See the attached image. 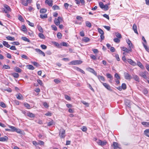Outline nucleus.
I'll return each instance as SVG.
<instances>
[{
	"label": "nucleus",
	"mask_w": 149,
	"mask_h": 149,
	"mask_svg": "<svg viewBox=\"0 0 149 149\" xmlns=\"http://www.w3.org/2000/svg\"><path fill=\"white\" fill-rule=\"evenodd\" d=\"M54 81L56 84H58L60 83L61 82L60 80L59 79H56L54 80Z\"/></svg>",
	"instance_id": "42"
},
{
	"label": "nucleus",
	"mask_w": 149,
	"mask_h": 149,
	"mask_svg": "<svg viewBox=\"0 0 149 149\" xmlns=\"http://www.w3.org/2000/svg\"><path fill=\"white\" fill-rule=\"evenodd\" d=\"M99 5L100 8L102 9L103 8V7L104 6V4L102 2H100L99 3Z\"/></svg>",
	"instance_id": "48"
},
{
	"label": "nucleus",
	"mask_w": 149,
	"mask_h": 149,
	"mask_svg": "<svg viewBox=\"0 0 149 149\" xmlns=\"http://www.w3.org/2000/svg\"><path fill=\"white\" fill-rule=\"evenodd\" d=\"M96 76H97L98 79H99V81L101 83L102 82H101L102 81H105V79L104 77L103 76H100V75H97Z\"/></svg>",
	"instance_id": "11"
},
{
	"label": "nucleus",
	"mask_w": 149,
	"mask_h": 149,
	"mask_svg": "<svg viewBox=\"0 0 149 149\" xmlns=\"http://www.w3.org/2000/svg\"><path fill=\"white\" fill-rule=\"evenodd\" d=\"M106 76L107 78L110 79L111 80H112L113 79V77L109 73H107Z\"/></svg>",
	"instance_id": "26"
},
{
	"label": "nucleus",
	"mask_w": 149,
	"mask_h": 149,
	"mask_svg": "<svg viewBox=\"0 0 149 149\" xmlns=\"http://www.w3.org/2000/svg\"><path fill=\"white\" fill-rule=\"evenodd\" d=\"M127 61L129 63L133 65L134 66L136 65V63L131 59H128Z\"/></svg>",
	"instance_id": "15"
},
{
	"label": "nucleus",
	"mask_w": 149,
	"mask_h": 149,
	"mask_svg": "<svg viewBox=\"0 0 149 149\" xmlns=\"http://www.w3.org/2000/svg\"><path fill=\"white\" fill-rule=\"evenodd\" d=\"M3 68L6 69H10V67L9 65H4L3 66Z\"/></svg>",
	"instance_id": "52"
},
{
	"label": "nucleus",
	"mask_w": 149,
	"mask_h": 149,
	"mask_svg": "<svg viewBox=\"0 0 149 149\" xmlns=\"http://www.w3.org/2000/svg\"><path fill=\"white\" fill-rule=\"evenodd\" d=\"M57 37L58 39H61V38L62 34L61 33L58 32L57 34Z\"/></svg>",
	"instance_id": "56"
},
{
	"label": "nucleus",
	"mask_w": 149,
	"mask_h": 149,
	"mask_svg": "<svg viewBox=\"0 0 149 149\" xmlns=\"http://www.w3.org/2000/svg\"><path fill=\"white\" fill-rule=\"evenodd\" d=\"M35 50L36 52L38 53L39 54H42L44 56H45V53L40 49H36Z\"/></svg>",
	"instance_id": "12"
},
{
	"label": "nucleus",
	"mask_w": 149,
	"mask_h": 149,
	"mask_svg": "<svg viewBox=\"0 0 149 149\" xmlns=\"http://www.w3.org/2000/svg\"><path fill=\"white\" fill-rule=\"evenodd\" d=\"M133 29L134 30V32L138 34V33L137 31V26L135 24H134L133 26L132 27Z\"/></svg>",
	"instance_id": "18"
},
{
	"label": "nucleus",
	"mask_w": 149,
	"mask_h": 149,
	"mask_svg": "<svg viewBox=\"0 0 149 149\" xmlns=\"http://www.w3.org/2000/svg\"><path fill=\"white\" fill-rule=\"evenodd\" d=\"M97 143L102 146L106 145L107 144V141H102L100 140H98L97 142Z\"/></svg>",
	"instance_id": "7"
},
{
	"label": "nucleus",
	"mask_w": 149,
	"mask_h": 149,
	"mask_svg": "<svg viewBox=\"0 0 149 149\" xmlns=\"http://www.w3.org/2000/svg\"><path fill=\"white\" fill-rule=\"evenodd\" d=\"M26 115L28 117L31 118H34L35 116L34 114L30 112H28L26 114Z\"/></svg>",
	"instance_id": "19"
},
{
	"label": "nucleus",
	"mask_w": 149,
	"mask_h": 149,
	"mask_svg": "<svg viewBox=\"0 0 149 149\" xmlns=\"http://www.w3.org/2000/svg\"><path fill=\"white\" fill-rule=\"evenodd\" d=\"M87 70L91 72V73H93L94 74L95 76H97V73L95 72V71L94 70L91 68H87Z\"/></svg>",
	"instance_id": "9"
},
{
	"label": "nucleus",
	"mask_w": 149,
	"mask_h": 149,
	"mask_svg": "<svg viewBox=\"0 0 149 149\" xmlns=\"http://www.w3.org/2000/svg\"><path fill=\"white\" fill-rule=\"evenodd\" d=\"M45 3L47 4L50 6H52L53 5V1L52 0H46Z\"/></svg>",
	"instance_id": "10"
},
{
	"label": "nucleus",
	"mask_w": 149,
	"mask_h": 149,
	"mask_svg": "<svg viewBox=\"0 0 149 149\" xmlns=\"http://www.w3.org/2000/svg\"><path fill=\"white\" fill-rule=\"evenodd\" d=\"M26 67L29 70H33L34 69V68L33 66L31 65H27Z\"/></svg>",
	"instance_id": "25"
},
{
	"label": "nucleus",
	"mask_w": 149,
	"mask_h": 149,
	"mask_svg": "<svg viewBox=\"0 0 149 149\" xmlns=\"http://www.w3.org/2000/svg\"><path fill=\"white\" fill-rule=\"evenodd\" d=\"M76 69L78 71L80 72H81L83 73V74H85V72L84 71L82 70L81 69L78 68V67H76Z\"/></svg>",
	"instance_id": "28"
},
{
	"label": "nucleus",
	"mask_w": 149,
	"mask_h": 149,
	"mask_svg": "<svg viewBox=\"0 0 149 149\" xmlns=\"http://www.w3.org/2000/svg\"><path fill=\"white\" fill-rule=\"evenodd\" d=\"M81 102L83 104H84L86 106H87V107H88L89 106V104L88 103L86 102L82 101H81Z\"/></svg>",
	"instance_id": "57"
},
{
	"label": "nucleus",
	"mask_w": 149,
	"mask_h": 149,
	"mask_svg": "<svg viewBox=\"0 0 149 149\" xmlns=\"http://www.w3.org/2000/svg\"><path fill=\"white\" fill-rule=\"evenodd\" d=\"M86 26L89 28H91V23L88 21H86Z\"/></svg>",
	"instance_id": "38"
},
{
	"label": "nucleus",
	"mask_w": 149,
	"mask_h": 149,
	"mask_svg": "<svg viewBox=\"0 0 149 149\" xmlns=\"http://www.w3.org/2000/svg\"><path fill=\"white\" fill-rule=\"evenodd\" d=\"M90 39L87 37H84L82 39V41L84 42H88L90 40Z\"/></svg>",
	"instance_id": "27"
},
{
	"label": "nucleus",
	"mask_w": 149,
	"mask_h": 149,
	"mask_svg": "<svg viewBox=\"0 0 149 149\" xmlns=\"http://www.w3.org/2000/svg\"><path fill=\"white\" fill-rule=\"evenodd\" d=\"M81 62L80 61L76 60L71 61L69 63V65H75L76 64H80Z\"/></svg>",
	"instance_id": "6"
},
{
	"label": "nucleus",
	"mask_w": 149,
	"mask_h": 149,
	"mask_svg": "<svg viewBox=\"0 0 149 149\" xmlns=\"http://www.w3.org/2000/svg\"><path fill=\"white\" fill-rule=\"evenodd\" d=\"M143 45L146 49V50L148 52H149V48L145 44L143 43Z\"/></svg>",
	"instance_id": "34"
},
{
	"label": "nucleus",
	"mask_w": 149,
	"mask_h": 149,
	"mask_svg": "<svg viewBox=\"0 0 149 149\" xmlns=\"http://www.w3.org/2000/svg\"><path fill=\"white\" fill-rule=\"evenodd\" d=\"M21 57L22 58H24V59H25L28 60L29 59L28 57L25 55L22 54L21 55Z\"/></svg>",
	"instance_id": "45"
},
{
	"label": "nucleus",
	"mask_w": 149,
	"mask_h": 149,
	"mask_svg": "<svg viewBox=\"0 0 149 149\" xmlns=\"http://www.w3.org/2000/svg\"><path fill=\"white\" fill-rule=\"evenodd\" d=\"M21 39L22 40H23L27 42H30V40L28 38H27L26 37H22L21 38Z\"/></svg>",
	"instance_id": "32"
},
{
	"label": "nucleus",
	"mask_w": 149,
	"mask_h": 149,
	"mask_svg": "<svg viewBox=\"0 0 149 149\" xmlns=\"http://www.w3.org/2000/svg\"><path fill=\"white\" fill-rule=\"evenodd\" d=\"M15 132H16L18 133L19 134H22V131L21 130L19 129H17L16 128L15 130Z\"/></svg>",
	"instance_id": "41"
},
{
	"label": "nucleus",
	"mask_w": 149,
	"mask_h": 149,
	"mask_svg": "<svg viewBox=\"0 0 149 149\" xmlns=\"http://www.w3.org/2000/svg\"><path fill=\"white\" fill-rule=\"evenodd\" d=\"M15 70L16 72L19 73L21 72L22 71L21 69L18 67H16L15 69Z\"/></svg>",
	"instance_id": "35"
},
{
	"label": "nucleus",
	"mask_w": 149,
	"mask_h": 149,
	"mask_svg": "<svg viewBox=\"0 0 149 149\" xmlns=\"http://www.w3.org/2000/svg\"><path fill=\"white\" fill-rule=\"evenodd\" d=\"M62 20V19L61 17H58L57 18L55 19L54 22V24L57 26L59 25L60 24V21Z\"/></svg>",
	"instance_id": "2"
},
{
	"label": "nucleus",
	"mask_w": 149,
	"mask_h": 149,
	"mask_svg": "<svg viewBox=\"0 0 149 149\" xmlns=\"http://www.w3.org/2000/svg\"><path fill=\"white\" fill-rule=\"evenodd\" d=\"M148 74V72L146 71H145L143 72H140L139 73V75L143 78L146 79L147 78L146 75Z\"/></svg>",
	"instance_id": "4"
},
{
	"label": "nucleus",
	"mask_w": 149,
	"mask_h": 149,
	"mask_svg": "<svg viewBox=\"0 0 149 149\" xmlns=\"http://www.w3.org/2000/svg\"><path fill=\"white\" fill-rule=\"evenodd\" d=\"M6 38L8 40L11 41H14L15 40L14 37H13L10 36H8L6 37Z\"/></svg>",
	"instance_id": "23"
},
{
	"label": "nucleus",
	"mask_w": 149,
	"mask_h": 149,
	"mask_svg": "<svg viewBox=\"0 0 149 149\" xmlns=\"http://www.w3.org/2000/svg\"><path fill=\"white\" fill-rule=\"evenodd\" d=\"M113 41L116 43H118L120 42V40L119 39V38H115L114 39Z\"/></svg>",
	"instance_id": "44"
},
{
	"label": "nucleus",
	"mask_w": 149,
	"mask_h": 149,
	"mask_svg": "<svg viewBox=\"0 0 149 149\" xmlns=\"http://www.w3.org/2000/svg\"><path fill=\"white\" fill-rule=\"evenodd\" d=\"M40 17L41 19H44L47 17V14H45L44 15L41 14L40 15Z\"/></svg>",
	"instance_id": "37"
},
{
	"label": "nucleus",
	"mask_w": 149,
	"mask_h": 149,
	"mask_svg": "<svg viewBox=\"0 0 149 149\" xmlns=\"http://www.w3.org/2000/svg\"><path fill=\"white\" fill-rule=\"evenodd\" d=\"M97 29L98 32L101 34V35L104 34V32L100 28H98Z\"/></svg>",
	"instance_id": "40"
},
{
	"label": "nucleus",
	"mask_w": 149,
	"mask_h": 149,
	"mask_svg": "<svg viewBox=\"0 0 149 149\" xmlns=\"http://www.w3.org/2000/svg\"><path fill=\"white\" fill-rule=\"evenodd\" d=\"M52 9L54 10H59L60 8L59 7L56 5H54L52 7Z\"/></svg>",
	"instance_id": "30"
},
{
	"label": "nucleus",
	"mask_w": 149,
	"mask_h": 149,
	"mask_svg": "<svg viewBox=\"0 0 149 149\" xmlns=\"http://www.w3.org/2000/svg\"><path fill=\"white\" fill-rule=\"evenodd\" d=\"M148 133H149V129L146 130L144 131V133L146 136L148 134Z\"/></svg>",
	"instance_id": "62"
},
{
	"label": "nucleus",
	"mask_w": 149,
	"mask_h": 149,
	"mask_svg": "<svg viewBox=\"0 0 149 149\" xmlns=\"http://www.w3.org/2000/svg\"><path fill=\"white\" fill-rule=\"evenodd\" d=\"M47 10L45 8L41 9L40 10V13H44L46 12Z\"/></svg>",
	"instance_id": "49"
},
{
	"label": "nucleus",
	"mask_w": 149,
	"mask_h": 149,
	"mask_svg": "<svg viewBox=\"0 0 149 149\" xmlns=\"http://www.w3.org/2000/svg\"><path fill=\"white\" fill-rule=\"evenodd\" d=\"M103 85L104 86V87L107 88V90L110 91H112V90L110 86L109 85L105 83L101 82Z\"/></svg>",
	"instance_id": "8"
},
{
	"label": "nucleus",
	"mask_w": 149,
	"mask_h": 149,
	"mask_svg": "<svg viewBox=\"0 0 149 149\" xmlns=\"http://www.w3.org/2000/svg\"><path fill=\"white\" fill-rule=\"evenodd\" d=\"M122 50L127 53H129L130 51L131 52L132 51L131 49H130L129 48L128 49H127L126 47H122Z\"/></svg>",
	"instance_id": "13"
},
{
	"label": "nucleus",
	"mask_w": 149,
	"mask_h": 149,
	"mask_svg": "<svg viewBox=\"0 0 149 149\" xmlns=\"http://www.w3.org/2000/svg\"><path fill=\"white\" fill-rule=\"evenodd\" d=\"M4 7L6 9H3V12H4L5 13H7L8 12L11 11V9L10 7L6 4H4Z\"/></svg>",
	"instance_id": "3"
},
{
	"label": "nucleus",
	"mask_w": 149,
	"mask_h": 149,
	"mask_svg": "<svg viewBox=\"0 0 149 149\" xmlns=\"http://www.w3.org/2000/svg\"><path fill=\"white\" fill-rule=\"evenodd\" d=\"M142 92L145 95L147 94L148 92L146 88H144Z\"/></svg>",
	"instance_id": "50"
},
{
	"label": "nucleus",
	"mask_w": 149,
	"mask_h": 149,
	"mask_svg": "<svg viewBox=\"0 0 149 149\" xmlns=\"http://www.w3.org/2000/svg\"><path fill=\"white\" fill-rule=\"evenodd\" d=\"M122 88L123 90H125L127 88L126 85L125 83H123L121 85Z\"/></svg>",
	"instance_id": "46"
},
{
	"label": "nucleus",
	"mask_w": 149,
	"mask_h": 149,
	"mask_svg": "<svg viewBox=\"0 0 149 149\" xmlns=\"http://www.w3.org/2000/svg\"><path fill=\"white\" fill-rule=\"evenodd\" d=\"M24 106L27 109H29L30 108V106L28 103L25 102L24 104Z\"/></svg>",
	"instance_id": "47"
},
{
	"label": "nucleus",
	"mask_w": 149,
	"mask_h": 149,
	"mask_svg": "<svg viewBox=\"0 0 149 149\" xmlns=\"http://www.w3.org/2000/svg\"><path fill=\"white\" fill-rule=\"evenodd\" d=\"M38 29L40 32H43V29L42 27L40 26H38Z\"/></svg>",
	"instance_id": "63"
},
{
	"label": "nucleus",
	"mask_w": 149,
	"mask_h": 149,
	"mask_svg": "<svg viewBox=\"0 0 149 149\" xmlns=\"http://www.w3.org/2000/svg\"><path fill=\"white\" fill-rule=\"evenodd\" d=\"M41 47L43 49H45L47 48V47L45 45H40Z\"/></svg>",
	"instance_id": "61"
},
{
	"label": "nucleus",
	"mask_w": 149,
	"mask_h": 149,
	"mask_svg": "<svg viewBox=\"0 0 149 149\" xmlns=\"http://www.w3.org/2000/svg\"><path fill=\"white\" fill-rule=\"evenodd\" d=\"M103 27L107 30L108 31H109L110 30V27L107 26H104Z\"/></svg>",
	"instance_id": "64"
},
{
	"label": "nucleus",
	"mask_w": 149,
	"mask_h": 149,
	"mask_svg": "<svg viewBox=\"0 0 149 149\" xmlns=\"http://www.w3.org/2000/svg\"><path fill=\"white\" fill-rule=\"evenodd\" d=\"M145 127H149V122H143L141 123Z\"/></svg>",
	"instance_id": "29"
},
{
	"label": "nucleus",
	"mask_w": 149,
	"mask_h": 149,
	"mask_svg": "<svg viewBox=\"0 0 149 149\" xmlns=\"http://www.w3.org/2000/svg\"><path fill=\"white\" fill-rule=\"evenodd\" d=\"M3 44L7 48H9L10 46V45L8 44V42L5 41H3Z\"/></svg>",
	"instance_id": "21"
},
{
	"label": "nucleus",
	"mask_w": 149,
	"mask_h": 149,
	"mask_svg": "<svg viewBox=\"0 0 149 149\" xmlns=\"http://www.w3.org/2000/svg\"><path fill=\"white\" fill-rule=\"evenodd\" d=\"M47 126H51L52 125L55 124V123L53 120H51V121L47 123Z\"/></svg>",
	"instance_id": "24"
},
{
	"label": "nucleus",
	"mask_w": 149,
	"mask_h": 149,
	"mask_svg": "<svg viewBox=\"0 0 149 149\" xmlns=\"http://www.w3.org/2000/svg\"><path fill=\"white\" fill-rule=\"evenodd\" d=\"M51 27H52V28L53 30H54V31H56L57 30V27L56 26H55V25H52L51 26Z\"/></svg>",
	"instance_id": "60"
},
{
	"label": "nucleus",
	"mask_w": 149,
	"mask_h": 149,
	"mask_svg": "<svg viewBox=\"0 0 149 149\" xmlns=\"http://www.w3.org/2000/svg\"><path fill=\"white\" fill-rule=\"evenodd\" d=\"M0 106L3 108H5L6 107L5 104L3 102H0Z\"/></svg>",
	"instance_id": "43"
},
{
	"label": "nucleus",
	"mask_w": 149,
	"mask_h": 149,
	"mask_svg": "<svg viewBox=\"0 0 149 149\" xmlns=\"http://www.w3.org/2000/svg\"><path fill=\"white\" fill-rule=\"evenodd\" d=\"M22 30L25 31H26V29L25 25H23L22 26Z\"/></svg>",
	"instance_id": "51"
},
{
	"label": "nucleus",
	"mask_w": 149,
	"mask_h": 149,
	"mask_svg": "<svg viewBox=\"0 0 149 149\" xmlns=\"http://www.w3.org/2000/svg\"><path fill=\"white\" fill-rule=\"evenodd\" d=\"M132 78L134 79L136 81L139 82V77L136 75L132 74Z\"/></svg>",
	"instance_id": "17"
},
{
	"label": "nucleus",
	"mask_w": 149,
	"mask_h": 149,
	"mask_svg": "<svg viewBox=\"0 0 149 149\" xmlns=\"http://www.w3.org/2000/svg\"><path fill=\"white\" fill-rule=\"evenodd\" d=\"M37 81L38 83L41 86H42L43 85V83L42 81L40 79H38L37 80Z\"/></svg>",
	"instance_id": "59"
},
{
	"label": "nucleus",
	"mask_w": 149,
	"mask_h": 149,
	"mask_svg": "<svg viewBox=\"0 0 149 149\" xmlns=\"http://www.w3.org/2000/svg\"><path fill=\"white\" fill-rule=\"evenodd\" d=\"M126 41L129 47V48L130 49L131 48V49L132 48H133V45L132 44V43L131 41L129 39H128V40H127Z\"/></svg>",
	"instance_id": "14"
},
{
	"label": "nucleus",
	"mask_w": 149,
	"mask_h": 149,
	"mask_svg": "<svg viewBox=\"0 0 149 149\" xmlns=\"http://www.w3.org/2000/svg\"><path fill=\"white\" fill-rule=\"evenodd\" d=\"M9 127L11 129L10 130V131H11L12 132L15 131L14 130H15L16 129V127L10 125H9Z\"/></svg>",
	"instance_id": "39"
},
{
	"label": "nucleus",
	"mask_w": 149,
	"mask_h": 149,
	"mask_svg": "<svg viewBox=\"0 0 149 149\" xmlns=\"http://www.w3.org/2000/svg\"><path fill=\"white\" fill-rule=\"evenodd\" d=\"M115 34L116 36L118 38H121V35L120 33L118 32H116L115 33Z\"/></svg>",
	"instance_id": "36"
},
{
	"label": "nucleus",
	"mask_w": 149,
	"mask_h": 149,
	"mask_svg": "<svg viewBox=\"0 0 149 149\" xmlns=\"http://www.w3.org/2000/svg\"><path fill=\"white\" fill-rule=\"evenodd\" d=\"M65 130L63 129H61L59 133V136L61 138H64L65 135Z\"/></svg>",
	"instance_id": "1"
},
{
	"label": "nucleus",
	"mask_w": 149,
	"mask_h": 149,
	"mask_svg": "<svg viewBox=\"0 0 149 149\" xmlns=\"http://www.w3.org/2000/svg\"><path fill=\"white\" fill-rule=\"evenodd\" d=\"M65 98L66 100H71L70 97L68 95H65Z\"/></svg>",
	"instance_id": "58"
},
{
	"label": "nucleus",
	"mask_w": 149,
	"mask_h": 149,
	"mask_svg": "<svg viewBox=\"0 0 149 149\" xmlns=\"http://www.w3.org/2000/svg\"><path fill=\"white\" fill-rule=\"evenodd\" d=\"M12 75L14 77L16 78H17L19 77V74L16 73H13L12 74Z\"/></svg>",
	"instance_id": "31"
},
{
	"label": "nucleus",
	"mask_w": 149,
	"mask_h": 149,
	"mask_svg": "<svg viewBox=\"0 0 149 149\" xmlns=\"http://www.w3.org/2000/svg\"><path fill=\"white\" fill-rule=\"evenodd\" d=\"M16 96L18 100H23V97L22 95L20 93L17 94Z\"/></svg>",
	"instance_id": "16"
},
{
	"label": "nucleus",
	"mask_w": 149,
	"mask_h": 149,
	"mask_svg": "<svg viewBox=\"0 0 149 149\" xmlns=\"http://www.w3.org/2000/svg\"><path fill=\"white\" fill-rule=\"evenodd\" d=\"M118 143L116 142H114L113 143V145L114 147V149H116L117 148H120L118 146Z\"/></svg>",
	"instance_id": "22"
},
{
	"label": "nucleus",
	"mask_w": 149,
	"mask_h": 149,
	"mask_svg": "<svg viewBox=\"0 0 149 149\" xmlns=\"http://www.w3.org/2000/svg\"><path fill=\"white\" fill-rule=\"evenodd\" d=\"M8 139L7 136H5L4 137H0V141H7Z\"/></svg>",
	"instance_id": "20"
},
{
	"label": "nucleus",
	"mask_w": 149,
	"mask_h": 149,
	"mask_svg": "<svg viewBox=\"0 0 149 149\" xmlns=\"http://www.w3.org/2000/svg\"><path fill=\"white\" fill-rule=\"evenodd\" d=\"M114 76L116 79H120V77L118 73H116Z\"/></svg>",
	"instance_id": "55"
},
{
	"label": "nucleus",
	"mask_w": 149,
	"mask_h": 149,
	"mask_svg": "<svg viewBox=\"0 0 149 149\" xmlns=\"http://www.w3.org/2000/svg\"><path fill=\"white\" fill-rule=\"evenodd\" d=\"M124 76L125 79L127 80H130L132 78L131 76L127 72L124 73Z\"/></svg>",
	"instance_id": "5"
},
{
	"label": "nucleus",
	"mask_w": 149,
	"mask_h": 149,
	"mask_svg": "<svg viewBox=\"0 0 149 149\" xmlns=\"http://www.w3.org/2000/svg\"><path fill=\"white\" fill-rule=\"evenodd\" d=\"M22 4L25 6H27L28 5L27 2L25 1H23L22 2Z\"/></svg>",
	"instance_id": "54"
},
{
	"label": "nucleus",
	"mask_w": 149,
	"mask_h": 149,
	"mask_svg": "<svg viewBox=\"0 0 149 149\" xmlns=\"http://www.w3.org/2000/svg\"><path fill=\"white\" fill-rule=\"evenodd\" d=\"M38 36L40 38L42 39H45V38L44 35L41 33H39L38 34Z\"/></svg>",
	"instance_id": "33"
},
{
	"label": "nucleus",
	"mask_w": 149,
	"mask_h": 149,
	"mask_svg": "<svg viewBox=\"0 0 149 149\" xmlns=\"http://www.w3.org/2000/svg\"><path fill=\"white\" fill-rule=\"evenodd\" d=\"M81 129L84 132H86L87 130V128L85 126H83Z\"/></svg>",
	"instance_id": "53"
}]
</instances>
